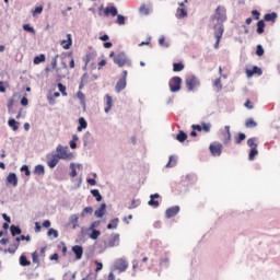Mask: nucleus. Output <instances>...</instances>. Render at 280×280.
I'll return each instance as SVG.
<instances>
[{
  "instance_id": "1",
  "label": "nucleus",
  "mask_w": 280,
  "mask_h": 280,
  "mask_svg": "<svg viewBox=\"0 0 280 280\" xmlns=\"http://www.w3.org/2000/svg\"><path fill=\"white\" fill-rule=\"evenodd\" d=\"M212 21H217L213 30H222L224 32V22L226 21V8L217 7L214 15L211 16Z\"/></svg>"
},
{
  "instance_id": "2",
  "label": "nucleus",
  "mask_w": 280,
  "mask_h": 280,
  "mask_svg": "<svg viewBox=\"0 0 280 280\" xmlns=\"http://www.w3.org/2000/svg\"><path fill=\"white\" fill-rule=\"evenodd\" d=\"M185 84L188 93H194V91H198L200 89V79L195 74H191L186 78Z\"/></svg>"
},
{
  "instance_id": "3",
  "label": "nucleus",
  "mask_w": 280,
  "mask_h": 280,
  "mask_svg": "<svg viewBox=\"0 0 280 280\" xmlns=\"http://www.w3.org/2000/svg\"><path fill=\"white\" fill-rule=\"evenodd\" d=\"M114 65H117V67L121 68L127 65V67H132V60L128 58V55L126 52L120 51L114 57Z\"/></svg>"
},
{
  "instance_id": "4",
  "label": "nucleus",
  "mask_w": 280,
  "mask_h": 280,
  "mask_svg": "<svg viewBox=\"0 0 280 280\" xmlns=\"http://www.w3.org/2000/svg\"><path fill=\"white\" fill-rule=\"evenodd\" d=\"M55 154H57L59 161H71L73 159V153L69 152V147H62L58 144Z\"/></svg>"
},
{
  "instance_id": "5",
  "label": "nucleus",
  "mask_w": 280,
  "mask_h": 280,
  "mask_svg": "<svg viewBox=\"0 0 280 280\" xmlns=\"http://www.w3.org/2000/svg\"><path fill=\"white\" fill-rule=\"evenodd\" d=\"M183 86V79L180 77H173L168 81V89L171 93H178Z\"/></svg>"
},
{
  "instance_id": "6",
  "label": "nucleus",
  "mask_w": 280,
  "mask_h": 280,
  "mask_svg": "<svg viewBox=\"0 0 280 280\" xmlns=\"http://www.w3.org/2000/svg\"><path fill=\"white\" fill-rule=\"evenodd\" d=\"M115 270H118V272H126L128 270V260L126 257H121L115 260L114 262Z\"/></svg>"
},
{
  "instance_id": "7",
  "label": "nucleus",
  "mask_w": 280,
  "mask_h": 280,
  "mask_svg": "<svg viewBox=\"0 0 280 280\" xmlns=\"http://www.w3.org/2000/svg\"><path fill=\"white\" fill-rule=\"evenodd\" d=\"M180 213V206H173L165 210V218L167 220H172V218H176Z\"/></svg>"
},
{
  "instance_id": "8",
  "label": "nucleus",
  "mask_w": 280,
  "mask_h": 280,
  "mask_svg": "<svg viewBox=\"0 0 280 280\" xmlns=\"http://www.w3.org/2000/svg\"><path fill=\"white\" fill-rule=\"evenodd\" d=\"M59 161L60 159L57 156L56 153L55 154L48 153L46 155V163L50 170H54V167L58 165Z\"/></svg>"
},
{
  "instance_id": "9",
  "label": "nucleus",
  "mask_w": 280,
  "mask_h": 280,
  "mask_svg": "<svg viewBox=\"0 0 280 280\" xmlns=\"http://www.w3.org/2000/svg\"><path fill=\"white\" fill-rule=\"evenodd\" d=\"M209 150L213 156H222V143L213 142L209 145Z\"/></svg>"
},
{
  "instance_id": "10",
  "label": "nucleus",
  "mask_w": 280,
  "mask_h": 280,
  "mask_svg": "<svg viewBox=\"0 0 280 280\" xmlns=\"http://www.w3.org/2000/svg\"><path fill=\"white\" fill-rule=\"evenodd\" d=\"M159 198H161V195H159V192L150 195V200L148 201L149 207H153V209H159L161 205L159 200H156Z\"/></svg>"
},
{
  "instance_id": "11",
  "label": "nucleus",
  "mask_w": 280,
  "mask_h": 280,
  "mask_svg": "<svg viewBox=\"0 0 280 280\" xmlns=\"http://www.w3.org/2000/svg\"><path fill=\"white\" fill-rule=\"evenodd\" d=\"M182 180L183 183H187V185H194L196 180H198V177L196 176V174L190 173L182 176Z\"/></svg>"
},
{
  "instance_id": "12",
  "label": "nucleus",
  "mask_w": 280,
  "mask_h": 280,
  "mask_svg": "<svg viewBox=\"0 0 280 280\" xmlns=\"http://www.w3.org/2000/svg\"><path fill=\"white\" fill-rule=\"evenodd\" d=\"M7 183L12 185V187H16L19 185V176H16V173H9L7 176Z\"/></svg>"
},
{
  "instance_id": "13",
  "label": "nucleus",
  "mask_w": 280,
  "mask_h": 280,
  "mask_svg": "<svg viewBox=\"0 0 280 280\" xmlns=\"http://www.w3.org/2000/svg\"><path fill=\"white\" fill-rule=\"evenodd\" d=\"M72 253L75 255V259L80 260L82 259V255H84V247L81 245H74L72 246Z\"/></svg>"
},
{
  "instance_id": "14",
  "label": "nucleus",
  "mask_w": 280,
  "mask_h": 280,
  "mask_svg": "<svg viewBox=\"0 0 280 280\" xmlns=\"http://www.w3.org/2000/svg\"><path fill=\"white\" fill-rule=\"evenodd\" d=\"M103 14H104V16H117V14H118L117 7H115V5L106 7L103 10Z\"/></svg>"
},
{
  "instance_id": "15",
  "label": "nucleus",
  "mask_w": 280,
  "mask_h": 280,
  "mask_svg": "<svg viewBox=\"0 0 280 280\" xmlns=\"http://www.w3.org/2000/svg\"><path fill=\"white\" fill-rule=\"evenodd\" d=\"M262 71L261 68L254 66L253 69H247L246 70V75L247 78H253L255 74L261 75Z\"/></svg>"
},
{
  "instance_id": "16",
  "label": "nucleus",
  "mask_w": 280,
  "mask_h": 280,
  "mask_svg": "<svg viewBox=\"0 0 280 280\" xmlns=\"http://www.w3.org/2000/svg\"><path fill=\"white\" fill-rule=\"evenodd\" d=\"M128 85L127 81L125 79H119L115 85L116 93H121Z\"/></svg>"
},
{
  "instance_id": "17",
  "label": "nucleus",
  "mask_w": 280,
  "mask_h": 280,
  "mask_svg": "<svg viewBox=\"0 0 280 280\" xmlns=\"http://www.w3.org/2000/svg\"><path fill=\"white\" fill-rule=\"evenodd\" d=\"M115 246H119V234L112 236L107 243V248H115Z\"/></svg>"
},
{
  "instance_id": "18",
  "label": "nucleus",
  "mask_w": 280,
  "mask_h": 280,
  "mask_svg": "<svg viewBox=\"0 0 280 280\" xmlns=\"http://www.w3.org/2000/svg\"><path fill=\"white\" fill-rule=\"evenodd\" d=\"M95 218H104L106 215V203H101L100 208L94 211Z\"/></svg>"
},
{
  "instance_id": "19",
  "label": "nucleus",
  "mask_w": 280,
  "mask_h": 280,
  "mask_svg": "<svg viewBox=\"0 0 280 280\" xmlns=\"http://www.w3.org/2000/svg\"><path fill=\"white\" fill-rule=\"evenodd\" d=\"M61 45L63 49H71V45H73V38L71 37V34H67V39H62Z\"/></svg>"
},
{
  "instance_id": "20",
  "label": "nucleus",
  "mask_w": 280,
  "mask_h": 280,
  "mask_svg": "<svg viewBox=\"0 0 280 280\" xmlns=\"http://www.w3.org/2000/svg\"><path fill=\"white\" fill-rule=\"evenodd\" d=\"M33 174L35 176H45V165L37 164L33 170Z\"/></svg>"
},
{
  "instance_id": "21",
  "label": "nucleus",
  "mask_w": 280,
  "mask_h": 280,
  "mask_svg": "<svg viewBox=\"0 0 280 280\" xmlns=\"http://www.w3.org/2000/svg\"><path fill=\"white\" fill-rule=\"evenodd\" d=\"M278 16H279V14H277V12L266 13L264 15V21H267L270 23H276Z\"/></svg>"
},
{
  "instance_id": "22",
  "label": "nucleus",
  "mask_w": 280,
  "mask_h": 280,
  "mask_svg": "<svg viewBox=\"0 0 280 280\" xmlns=\"http://www.w3.org/2000/svg\"><path fill=\"white\" fill-rule=\"evenodd\" d=\"M223 34H224V31H222V28L214 30V37L217 38V42L214 44V49H218V47H220V39L222 38Z\"/></svg>"
},
{
  "instance_id": "23",
  "label": "nucleus",
  "mask_w": 280,
  "mask_h": 280,
  "mask_svg": "<svg viewBox=\"0 0 280 280\" xmlns=\"http://www.w3.org/2000/svg\"><path fill=\"white\" fill-rule=\"evenodd\" d=\"M89 127V122H86V119L84 117L79 118V126L77 128L78 132H82V130H86Z\"/></svg>"
},
{
  "instance_id": "24",
  "label": "nucleus",
  "mask_w": 280,
  "mask_h": 280,
  "mask_svg": "<svg viewBox=\"0 0 280 280\" xmlns=\"http://www.w3.org/2000/svg\"><path fill=\"white\" fill-rule=\"evenodd\" d=\"M10 233L12 237H16V235H21V233H23V230H21V226L12 224L10 225Z\"/></svg>"
},
{
  "instance_id": "25",
  "label": "nucleus",
  "mask_w": 280,
  "mask_h": 280,
  "mask_svg": "<svg viewBox=\"0 0 280 280\" xmlns=\"http://www.w3.org/2000/svg\"><path fill=\"white\" fill-rule=\"evenodd\" d=\"M8 126H9V128L12 129L13 132H16V130H19V126H21V124L19 121H16V119L10 118L8 120Z\"/></svg>"
},
{
  "instance_id": "26",
  "label": "nucleus",
  "mask_w": 280,
  "mask_h": 280,
  "mask_svg": "<svg viewBox=\"0 0 280 280\" xmlns=\"http://www.w3.org/2000/svg\"><path fill=\"white\" fill-rule=\"evenodd\" d=\"M256 25H257V28H256L257 34H264V32H266L265 20H259Z\"/></svg>"
},
{
  "instance_id": "27",
  "label": "nucleus",
  "mask_w": 280,
  "mask_h": 280,
  "mask_svg": "<svg viewBox=\"0 0 280 280\" xmlns=\"http://www.w3.org/2000/svg\"><path fill=\"white\" fill-rule=\"evenodd\" d=\"M106 98V107H105V113H110V109L113 108V97L109 94L105 95Z\"/></svg>"
},
{
  "instance_id": "28",
  "label": "nucleus",
  "mask_w": 280,
  "mask_h": 280,
  "mask_svg": "<svg viewBox=\"0 0 280 280\" xmlns=\"http://www.w3.org/2000/svg\"><path fill=\"white\" fill-rule=\"evenodd\" d=\"M178 163V156L176 155H170L168 162L166 164V167H176V164Z\"/></svg>"
},
{
  "instance_id": "29",
  "label": "nucleus",
  "mask_w": 280,
  "mask_h": 280,
  "mask_svg": "<svg viewBox=\"0 0 280 280\" xmlns=\"http://www.w3.org/2000/svg\"><path fill=\"white\" fill-rule=\"evenodd\" d=\"M80 220V215L78 214H71L69 217V223L72 224V229H75L77 226H79L78 222Z\"/></svg>"
},
{
  "instance_id": "30",
  "label": "nucleus",
  "mask_w": 280,
  "mask_h": 280,
  "mask_svg": "<svg viewBox=\"0 0 280 280\" xmlns=\"http://www.w3.org/2000/svg\"><path fill=\"white\" fill-rule=\"evenodd\" d=\"M176 19H185L187 16L186 8H178L175 14Z\"/></svg>"
},
{
  "instance_id": "31",
  "label": "nucleus",
  "mask_w": 280,
  "mask_h": 280,
  "mask_svg": "<svg viewBox=\"0 0 280 280\" xmlns=\"http://www.w3.org/2000/svg\"><path fill=\"white\" fill-rule=\"evenodd\" d=\"M118 225H119V218H115V219H113V220L107 224V229H108V231H113V230L117 229Z\"/></svg>"
},
{
  "instance_id": "32",
  "label": "nucleus",
  "mask_w": 280,
  "mask_h": 280,
  "mask_svg": "<svg viewBox=\"0 0 280 280\" xmlns=\"http://www.w3.org/2000/svg\"><path fill=\"white\" fill-rule=\"evenodd\" d=\"M183 69H185V63H183L182 61L173 63L174 73H178V72L183 71Z\"/></svg>"
},
{
  "instance_id": "33",
  "label": "nucleus",
  "mask_w": 280,
  "mask_h": 280,
  "mask_svg": "<svg viewBox=\"0 0 280 280\" xmlns=\"http://www.w3.org/2000/svg\"><path fill=\"white\" fill-rule=\"evenodd\" d=\"M93 196V198H95L96 202H102V200L104 199V197H102V194H100V189H92L90 191Z\"/></svg>"
},
{
  "instance_id": "34",
  "label": "nucleus",
  "mask_w": 280,
  "mask_h": 280,
  "mask_svg": "<svg viewBox=\"0 0 280 280\" xmlns=\"http://www.w3.org/2000/svg\"><path fill=\"white\" fill-rule=\"evenodd\" d=\"M176 140L179 142V143H185V141H187V133L183 130H180L177 136H176Z\"/></svg>"
},
{
  "instance_id": "35",
  "label": "nucleus",
  "mask_w": 280,
  "mask_h": 280,
  "mask_svg": "<svg viewBox=\"0 0 280 280\" xmlns=\"http://www.w3.org/2000/svg\"><path fill=\"white\" fill-rule=\"evenodd\" d=\"M20 266H23V267L32 266V261H30V259H27V256L21 255L20 256Z\"/></svg>"
},
{
  "instance_id": "36",
  "label": "nucleus",
  "mask_w": 280,
  "mask_h": 280,
  "mask_svg": "<svg viewBox=\"0 0 280 280\" xmlns=\"http://www.w3.org/2000/svg\"><path fill=\"white\" fill-rule=\"evenodd\" d=\"M78 100H80V104L81 106H83V108H86V97L84 96V93H82V91H79L77 93Z\"/></svg>"
},
{
  "instance_id": "37",
  "label": "nucleus",
  "mask_w": 280,
  "mask_h": 280,
  "mask_svg": "<svg viewBox=\"0 0 280 280\" xmlns=\"http://www.w3.org/2000/svg\"><path fill=\"white\" fill-rule=\"evenodd\" d=\"M91 131H86L83 137H82V141H83V145H89V143H91Z\"/></svg>"
},
{
  "instance_id": "38",
  "label": "nucleus",
  "mask_w": 280,
  "mask_h": 280,
  "mask_svg": "<svg viewBox=\"0 0 280 280\" xmlns=\"http://www.w3.org/2000/svg\"><path fill=\"white\" fill-rule=\"evenodd\" d=\"M160 268H161V270H165L166 268H170V259L168 258H162L160 260Z\"/></svg>"
},
{
  "instance_id": "39",
  "label": "nucleus",
  "mask_w": 280,
  "mask_h": 280,
  "mask_svg": "<svg viewBox=\"0 0 280 280\" xmlns=\"http://www.w3.org/2000/svg\"><path fill=\"white\" fill-rule=\"evenodd\" d=\"M257 154H259V151L257 150V148H252L248 154V160L249 161H255V156H257Z\"/></svg>"
},
{
  "instance_id": "40",
  "label": "nucleus",
  "mask_w": 280,
  "mask_h": 280,
  "mask_svg": "<svg viewBox=\"0 0 280 280\" xmlns=\"http://www.w3.org/2000/svg\"><path fill=\"white\" fill-rule=\"evenodd\" d=\"M78 275L77 271H74L73 273H71V271H68L63 275L62 279L63 280H75V276Z\"/></svg>"
},
{
  "instance_id": "41",
  "label": "nucleus",
  "mask_w": 280,
  "mask_h": 280,
  "mask_svg": "<svg viewBox=\"0 0 280 280\" xmlns=\"http://www.w3.org/2000/svg\"><path fill=\"white\" fill-rule=\"evenodd\" d=\"M90 233V240H97L102 235V232L100 230H89Z\"/></svg>"
},
{
  "instance_id": "42",
  "label": "nucleus",
  "mask_w": 280,
  "mask_h": 280,
  "mask_svg": "<svg viewBox=\"0 0 280 280\" xmlns=\"http://www.w3.org/2000/svg\"><path fill=\"white\" fill-rule=\"evenodd\" d=\"M139 12H140V14H143L144 16H148L150 14V12H152V10L150 8H147L145 4H142L139 8Z\"/></svg>"
},
{
  "instance_id": "43",
  "label": "nucleus",
  "mask_w": 280,
  "mask_h": 280,
  "mask_svg": "<svg viewBox=\"0 0 280 280\" xmlns=\"http://www.w3.org/2000/svg\"><path fill=\"white\" fill-rule=\"evenodd\" d=\"M24 32H28V34L36 35V30L34 26H31L30 24H23Z\"/></svg>"
},
{
  "instance_id": "44",
  "label": "nucleus",
  "mask_w": 280,
  "mask_h": 280,
  "mask_svg": "<svg viewBox=\"0 0 280 280\" xmlns=\"http://www.w3.org/2000/svg\"><path fill=\"white\" fill-rule=\"evenodd\" d=\"M246 128H257V121L253 118H248L245 122Z\"/></svg>"
},
{
  "instance_id": "45",
  "label": "nucleus",
  "mask_w": 280,
  "mask_h": 280,
  "mask_svg": "<svg viewBox=\"0 0 280 280\" xmlns=\"http://www.w3.org/2000/svg\"><path fill=\"white\" fill-rule=\"evenodd\" d=\"M245 140H246V133L240 132V133L237 135V137L235 138V143H236L237 145H240V143H242V141H245Z\"/></svg>"
},
{
  "instance_id": "46",
  "label": "nucleus",
  "mask_w": 280,
  "mask_h": 280,
  "mask_svg": "<svg viewBox=\"0 0 280 280\" xmlns=\"http://www.w3.org/2000/svg\"><path fill=\"white\" fill-rule=\"evenodd\" d=\"M46 57L44 54L36 56L33 60L34 65H40V62H45Z\"/></svg>"
},
{
  "instance_id": "47",
  "label": "nucleus",
  "mask_w": 280,
  "mask_h": 280,
  "mask_svg": "<svg viewBox=\"0 0 280 280\" xmlns=\"http://www.w3.org/2000/svg\"><path fill=\"white\" fill-rule=\"evenodd\" d=\"M159 45L160 47H165V49H167L170 47V42H165V36H161L159 38Z\"/></svg>"
},
{
  "instance_id": "48",
  "label": "nucleus",
  "mask_w": 280,
  "mask_h": 280,
  "mask_svg": "<svg viewBox=\"0 0 280 280\" xmlns=\"http://www.w3.org/2000/svg\"><path fill=\"white\" fill-rule=\"evenodd\" d=\"M93 213V207H85L82 212H81V218H85L86 214H92Z\"/></svg>"
},
{
  "instance_id": "49",
  "label": "nucleus",
  "mask_w": 280,
  "mask_h": 280,
  "mask_svg": "<svg viewBox=\"0 0 280 280\" xmlns=\"http://www.w3.org/2000/svg\"><path fill=\"white\" fill-rule=\"evenodd\" d=\"M48 237H54V240H57L58 237V230H55L54 228H50L47 232Z\"/></svg>"
},
{
  "instance_id": "50",
  "label": "nucleus",
  "mask_w": 280,
  "mask_h": 280,
  "mask_svg": "<svg viewBox=\"0 0 280 280\" xmlns=\"http://www.w3.org/2000/svg\"><path fill=\"white\" fill-rule=\"evenodd\" d=\"M20 172H24L25 176H32V171H30V166L27 164L22 165Z\"/></svg>"
},
{
  "instance_id": "51",
  "label": "nucleus",
  "mask_w": 280,
  "mask_h": 280,
  "mask_svg": "<svg viewBox=\"0 0 280 280\" xmlns=\"http://www.w3.org/2000/svg\"><path fill=\"white\" fill-rule=\"evenodd\" d=\"M32 259H33V264H36V268H38V266H40V260L38 259V252H33L32 253Z\"/></svg>"
},
{
  "instance_id": "52",
  "label": "nucleus",
  "mask_w": 280,
  "mask_h": 280,
  "mask_svg": "<svg viewBox=\"0 0 280 280\" xmlns=\"http://www.w3.org/2000/svg\"><path fill=\"white\" fill-rule=\"evenodd\" d=\"M116 23L118 25H126V16L117 13V20Z\"/></svg>"
},
{
  "instance_id": "53",
  "label": "nucleus",
  "mask_w": 280,
  "mask_h": 280,
  "mask_svg": "<svg viewBox=\"0 0 280 280\" xmlns=\"http://www.w3.org/2000/svg\"><path fill=\"white\" fill-rule=\"evenodd\" d=\"M201 130H203V132H211V124L210 122H201Z\"/></svg>"
},
{
  "instance_id": "54",
  "label": "nucleus",
  "mask_w": 280,
  "mask_h": 280,
  "mask_svg": "<svg viewBox=\"0 0 280 280\" xmlns=\"http://www.w3.org/2000/svg\"><path fill=\"white\" fill-rule=\"evenodd\" d=\"M57 86H58L61 95H63V97H67V86H65V84H62V83H58Z\"/></svg>"
},
{
  "instance_id": "55",
  "label": "nucleus",
  "mask_w": 280,
  "mask_h": 280,
  "mask_svg": "<svg viewBox=\"0 0 280 280\" xmlns=\"http://www.w3.org/2000/svg\"><path fill=\"white\" fill-rule=\"evenodd\" d=\"M70 170H71V172H70L71 178H75V176H78V171L75 170V164L74 163L70 164Z\"/></svg>"
},
{
  "instance_id": "56",
  "label": "nucleus",
  "mask_w": 280,
  "mask_h": 280,
  "mask_svg": "<svg viewBox=\"0 0 280 280\" xmlns=\"http://www.w3.org/2000/svg\"><path fill=\"white\" fill-rule=\"evenodd\" d=\"M256 141H257V138H249V139L247 140V145H248V148H257Z\"/></svg>"
},
{
  "instance_id": "57",
  "label": "nucleus",
  "mask_w": 280,
  "mask_h": 280,
  "mask_svg": "<svg viewBox=\"0 0 280 280\" xmlns=\"http://www.w3.org/2000/svg\"><path fill=\"white\" fill-rule=\"evenodd\" d=\"M92 59H93V54L88 52V54L85 55V58H83V61H84V63H85V67L89 66V62H91Z\"/></svg>"
},
{
  "instance_id": "58",
  "label": "nucleus",
  "mask_w": 280,
  "mask_h": 280,
  "mask_svg": "<svg viewBox=\"0 0 280 280\" xmlns=\"http://www.w3.org/2000/svg\"><path fill=\"white\" fill-rule=\"evenodd\" d=\"M256 56H264V46H261V44H258L256 47Z\"/></svg>"
},
{
  "instance_id": "59",
  "label": "nucleus",
  "mask_w": 280,
  "mask_h": 280,
  "mask_svg": "<svg viewBox=\"0 0 280 280\" xmlns=\"http://www.w3.org/2000/svg\"><path fill=\"white\" fill-rule=\"evenodd\" d=\"M21 106H27L30 104V101L27 100V94H24V96L20 101Z\"/></svg>"
},
{
  "instance_id": "60",
  "label": "nucleus",
  "mask_w": 280,
  "mask_h": 280,
  "mask_svg": "<svg viewBox=\"0 0 280 280\" xmlns=\"http://www.w3.org/2000/svg\"><path fill=\"white\" fill-rule=\"evenodd\" d=\"M36 14H43V5L36 7L33 11V16H36Z\"/></svg>"
},
{
  "instance_id": "61",
  "label": "nucleus",
  "mask_w": 280,
  "mask_h": 280,
  "mask_svg": "<svg viewBox=\"0 0 280 280\" xmlns=\"http://www.w3.org/2000/svg\"><path fill=\"white\" fill-rule=\"evenodd\" d=\"M252 16H254L255 21H259V16H261V13L258 10H253Z\"/></svg>"
},
{
  "instance_id": "62",
  "label": "nucleus",
  "mask_w": 280,
  "mask_h": 280,
  "mask_svg": "<svg viewBox=\"0 0 280 280\" xmlns=\"http://www.w3.org/2000/svg\"><path fill=\"white\" fill-rule=\"evenodd\" d=\"M214 86H217L219 91H222V80L220 78L214 80Z\"/></svg>"
},
{
  "instance_id": "63",
  "label": "nucleus",
  "mask_w": 280,
  "mask_h": 280,
  "mask_svg": "<svg viewBox=\"0 0 280 280\" xmlns=\"http://www.w3.org/2000/svg\"><path fill=\"white\" fill-rule=\"evenodd\" d=\"M100 224H102L101 221H94V222L91 223L89 230H96L97 226H100Z\"/></svg>"
},
{
  "instance_id": "64",
  "label": "nucleus",
  "mask_w": 280,
  "mask_h": 280,
  "mask_svg": "<svg viewBox=\"0 0 280 280\" xmlns=\"http://www.w3.org/2000/svg\"><path fill=\"white\" fill-rule=\"evenodd\" d=\"M223 143L224 145H229V143H231V133H225Z\"/></svg>"
}]
</instances>
